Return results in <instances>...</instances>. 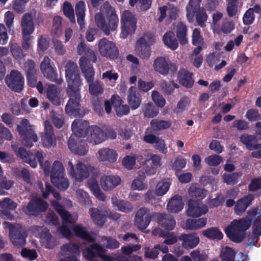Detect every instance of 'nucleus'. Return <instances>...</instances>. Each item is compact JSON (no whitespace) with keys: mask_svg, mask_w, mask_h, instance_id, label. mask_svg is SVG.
<instances>
[{"mask_svg":"<svg viewBox=\"0 0 261 261\" xmlns=\"http://www.w3.org/2000/svg\"><path fill=\"white\" fill-rule=\"evenodd\" d=\"M156 172L154 167H149L146 165H143L139 168L138 173L141 177H144L146 175H151Z\"/></svg>","mask_w":261,"mask_h":261,"instance_id":"nucleus-61","label":"nucleus"},{"mask_svg":"<svg viewBox=\"0 0 261 261\" xmlns=\"http://www.w3.org/2000/svg\"><path fill=\"white\" fill-rule=\"evenodd\" d=\"M179 240L181 242L182 246L186 249L195 248L200 241L198 236L195 232L182 234L179 237Z\"/></svg>","mask_w":261,"mask_h":261,"instance_id":"nucleus-29","label":"nucleus"},{"mask_svg":"<svg viewBox=\"0 0 261 261\" xmlns=\"http://www.w3.org/2000/svg\"><path fill=\"white\" fill-rule=\"evenodd\" d=\"M61 254L68 257L65 259H61L59 261H80L76 257V255H80V249L75 244H68L63 245L61 248Z\"/></svg>","mask_w":261,"mask_h":261,"instance_id":"nucleus-27","label":"nucleus"},{"mask_svg":"<svg viewBox=\"0 0 261 261\" xmlns=\"http://www.w3.org/2000/svg\"><path fill=\"white\" fill-rule=\"evenodd\" d=\"M49 39L45 36H41L38 40V48L39 50H46L49 47Z\"/></svg>","mask_w":261,"mask_h":261,"instance_id":"nucleus-64","label":"nucleus"},{"mask_svg":"<svg viewBox=\"0 0 261 261\" xmlns=\"http://www.w3.org/2000/svg\"><path fill=\"white\" fill-rule=\"evenodd\" d=\"M71 127L73 134L86 137L87 141L91 143L97 144L106 139V136L101 129L95 125L89 126L86 120H74Z\"/></svg>","mask_w":261,"mask_h":261,"instance_id":"nucleus-4","label":"nucleus"},{"mask_svg":"<svg viewBox=\"0 0 261 261\" xmlns=\"http://www.w3.org/2000/svg\"><path fill=\"white\" fill-rule=\"evenodd\" d=\"M81 137L75 134L71 135L68 141V146L71 151L74 153L83 155L87 153L88 149L85 142L80 139Z\"/></svg>","mask_w":261,"mask_h":261,"instance_id":"nucleus-22","label":"nucleus"},{"mask_svg":"<svg viewBox=\"0 0 261 261\" xmlns=\"http://www.w3.org/2000/svg\"><path fill=\"white\" fill-rule=\"evenodd\" d=\"M4 228L9 229V236L11 241L16 247H21L25 244V232L18 224H12L8 222H4Z\"/></svg>","mask_w":261,"mask_h":261,"instance_id":"nucleus-13","label":"nucleus"},{"mask_svg":"<svg viewBox=\"0 0 261 261\" xmlns=\"http://www.w3.org/2000/svg\"><path fill=\"white\" fill-rule=\"evenodd\" d=\"M172 183L170 178H165L159 181L155 187V193L156 196H162L169 191Z\"/></svg>","mask_w":261,"mask_h":261,"instance_id":"nucleus-35","label":"nucleus"},{"mask_svg":"<svg viewBox=\"0 0 261 261\" xmlns=\"http://www.w3.org/2000/svg\"><path fill=\"white\" fill-rule=\"evenodd\" d=\"M142 112L145 118H152L155 117L159 111L152 103H145L142 106Z\"/></svg>","mask_w":261,"mask_h":261,"instance_id":"nucleus-42","label":"nucleus"},{"mask_svg":"<svg viewBox=\"0 0 261 261\" xmlns=\"http://www.w3.org/2000/svg\"><path fill=\"white\" fill-rule=\"evenodd\" d=\"M163 40L165 44L172 50H175L178 47V42L173 32L165 33L163 37Z\"/></svg>","mask_w":261,"mask_h":261,"instance_id":"nucleus-44","label":"nucleus"},{"mask_svg":"<svg viewBox=\"0 0 261 261\" xmlns=\"http://www.w3.org/2000/svg\"><path fill=\"white\" fill-rule=\"evenodd\" d=\"M136 157L134 155H127L122 160L123 166L128 170H131L136 163Z\"/></svg>","mask_w":261,"mask_h":261,"instance_id":"nucleus-63","label":"nucleus"},{"mask_svg":"<svg viewBox=\"0 0 261 261\" xmlns=\"http://www.w3.org/2000/svg\"><path fill=\"white\" fill-rule=\"evenodd\" d=\"M178 78L180 83L188 88L192 87L194 83L192 74L185 69L180 70L178 74Z\"/></svg>","mask_w":261,"mask_h":261,"instance_id":"nucleus-41","label":"nucleus"},{"mask_svg":"<svg viewBox=\"0 0 261 261\" xmlns=\"http://www.w3.org/2000/svg\"><path fill=\"white\" fill-rule=\"evenodd\" d=\"M75 12L77 21L81 29L85 27L84 18L85 16V4L83 2H79L75 6Z\"/></svg>","mask_w":261,"mask_h":261,"instance_id":"nucleus-43","label":"nucleus"},{"mask_svg":"<svg viewBox=\"0 0 261 261\" xmlns=\"http://www.w3.org/2000/svg\"><path fill=\"white\" fill-rule=\"evenodd\" d=\"M155 217L161 226L168 230L174 229L175 221L172 216L164 214H150L145 208L139 209L136 215L135 225L141 230L145 229L149 225L152 218Z\"/></svg>","mask_w":261,"mask_h":261,"instance_id":"nucleus-3","label":"nucleus"},{"mask_svg":"<svg viewBox=\"0 0 261 261\" xmlns=\"http://www.w3.org/2000/svg\"><path fill=\"white\" fill-rule=\"evenodd\" d=\"M168 211L172 213H178L184 207V203L180 196L175 195L169 201L167 206Z\"/></svg>","mask_w":261,"mask_h":261,"instance_id":"nucleus-36","label":"nucleus"},{"mask_svg":"<svg viewBox=\"0 0 261 261\" xmlns=\"http://www.w3.org/2000/svg\"><path fill=\"white\" fill-rule=\"evenodd\" d=\"M191 103V99L187 96L181 98L178 101L174 112L176 114H180L187 111Z\"/></svg>","mask_w":261,"mask_h":261,"instance_id":"nucleus-46","label":"nucleus"},{"mask_svg":"<svg viewBox=\"0 0 261 261\" xmlns=\"http://www.w3.org/2000/svg\"><path fill=\"white\" fill-rule=\"evenodd\" d=\"M156 42L155 36L151 34H145L139 38L136 43L135 52L136 55L143 59H148L151 54L150 46Z\"/></svg>","mask_w":261,"mask_h":261,"instance_id":"nucleus-8","label":"nucleus"},{"mask_svg":"<svg viewBox=\"0 0 261 261\" xmlns=\"http://www.w3.org/2000/svg\"><path fill=\"white\" fill-rule=\"evenodd\" d=\"M46 97L54 105L63 104L65 99L64 90L55 85H49L46 89Z\"/></svg>","mask_w":261,"mask_h":261,"instance_id":"nucleus-17","label":"nucleus"},{"mask_svg":"<svg viewBox=\"0 0 261 261\" xmlns=\"http://www.w3.org/2000/svg\"><path fill=\"white\" fill-rule=\"evenodd\" d=\"M59 68L60 72L63 70V68H65L68 84L67 92L70 99L66 106L65 111L70 115L83 116L85 113L82 111L80 104L82 81L77 65L71 61H65Z\"/></svg>","mask_w":261,"mask_h":261,"instance_id":"nucleus-1","label":"nucleus"},{"mask_svg":"<svg viewBox=\"0 0 261 261\" xmlns=\"http://www.w3.org/2000/svg\"><path fill=\"white\" fill-rule=\"evenodd\" d=\"M98 49L100 55L103 57H113L117 54L115 44L106 38L102 39L99 41Z\"/></svg>","mask_w":261,"mask_h":261,"instance_id":"nucleus-28","label":"nucleus"},{"mask_svg":"<svg viewBox=\"0 0 261 261\" xmlns=\"http://www.w3.org/2000/svg\"><path fill=\"white\" fill-rule=\"evenodd\" d=\"M106 250L98 244L94 243L91 245L90 247H87L83 251L84 256L88 260H91L97 254L103 261H115L116 258L113 257L103 253Z\"/></svg>","mask_w":261,"mask_h":261,"instance_id":"nucleus-16","label":"nucleus"},{"mask_svg":"<svg viewBox=\"0 0 261 261\" xmlns=\"http://www.w3.org/2000/svg\"><path fill=\"white\" fill-rule=\"evenodd\" d=\"M10 50L12 56L16 60L20 61L24 57L22 50L17 43L14 42L10 43Z\"/></svg>","mask_w":261,"mask_h":261,"instance_id":"nucleus-56","label":"nucleus"},{"mask_svg":"<svg viewBox=\"0 0 261 261\" xmlns=\"http://www.w3.org/2000/svg\"><path fill=\"white\" fill-rule=\"evenodd\" d=\"M17 130L20 135L22 143L28 147H31L33 143L38 140L36 134L34 133L33 126L27 119L21 120L20 124L17 126Z\"/></svg>","mask_w":261,"mask_h":261,"instance_id":"nucleus-12","label":"nucleus"},{"mask_svg":"<svg viewBox=\"0 0 261 261\" xmlns=\"http://www.w3.org/2000/svg\"><path fill=\"white\" fill-rule=\"evenodd\" d=\"M47 207V204L44 200L34 197L28 204L26 207H23L22 211L28 215H36L39 212L44 211Z\"/></svg>","mask_w":261,"mask_h":261,"instance_id":"nucleus-23","label":"nucleus"},{"mask_svg":"<svg viewBox=\"0 0 261 261\" xmlns=\"http://www.w3.org/2000/svg\"><path fill=\"white\" fill-rule=\"evenodd\" d=\"M112 103L115 109L117 116H122L127 114L129 108L126 105H123V101L118 95H113L111 98Z\"/></svg>","mask_w":261,"mask_h":261,"instance_id":"nucleus-32","label":"nucleus"},{"mask_svg":"<svg viewBox=\"0 0 261 261\" xmlns=\"http://www.w3.org/2000/svg\"><path fill=\"white\" fill-rule=\"evenodd\" d=\"M45 135L42 138V143L45 147L54 146L56 144V139L53 133V127L49 122H44Z\"/></svg>","mask_w":261,"mask_h":261,"instance_id":"nucleus-31","label":"nucleus"},{"mask_svg":"<svg viewBox=\"0 0 261 261\" xmlns=\"http://www.w3.org/2000/svg\"><path fill=\"white\" fill-rule=\"evenodd\" d=\"M253 199V196L249 195L239 199L234 205L235 213L238 215H242L251 204Z\"/></svg>","mask_w":261,"mask_h":261,"instance_id":"nucleus-33","label":"nucleus"},{"mask_svg":"<svg viewBox=\"0 0 261 261\" xmlns=\"http://www.w3.org/2000/svg\"><path fill=\"white\" fill-rule=\"evenodd\" d=\"M88 184L91 192L97 199L101 201L105 200V195L101 191L98 182L95 178H91L88 180Z\"/></svg>","mask_w":261,"mask_h":261,"instance_id":"nucleus-40","label":"nucleus"},{"mask_svg":"<svg viewBox=\"0 0 261 261\" xmlns=\"http://www.w3.org/2000/svg\"><path fill=\"white\" fill-rule=\"evenodd\" d=\"M104 15L107 16V14L105 12H102L101 9L100 12L98 13L95 15V23L97 26L102 30L106 35H109V30L108 29L107 24L105 19Z\"/></svg>","mask_w":261,"mask_h":261,"instance_id":"nucleus-47","label":"nucleus"},{"mask_svg":"<svg viewBox=\"0 0 261 261\" xmlns=\"http://www.w3.org/2000/svg\"><path fill=\"white\" fill-rule=\"evenodd\" d=\"M36 13L32 11L24 14L21 18V27L22 35H31L35 30L34 19Z\"/></svg>","mask_w":261,"mask_h":261,"instance_id":"nucleus-24","label":"nucleus"},{"mask_svg":"<svg viewBox=\"0 0 261 261\" xmlns=\"http://www.w3.org/2000/svg\"><path fill=\"white\" fill-rule=\"evenodd\" d=\"M151 97L152 100L158 107L162 108L165 105L166 102L165 99L158 91H153Z\"/></svg>","mask_w":261,"mask_h":261,"instance_id":"nucleus-60","label":"nucleus"},{"mask_svg":"<svg viewBox=\"0 0 261 261\" xmlns=\"http://www.w3.org/2000/svg\"><path fill=\"white\" fill-rule=\"evenodd\" d=\"M75 234L82 239L88 242H92L95 241L94 239L85 229L80 225H76L73 228Z\"/></svg>","mask_w":261,"mask_h":261,"instance_id":"nucleus-49","label":"nucleus"},{"mask_svg":"<svg viewBox=\"0 0 261 261\" xmlns=\"http://www.w3.org/2000/svg\"><path fill=\"white\" fill-rule=\"evenodd\" d=\"M41 72L47 79L56 83L58 84H61L63 82V79L57 77V72L56 69L52 66L47 68L46 70H42Z\"/></svg>","mask_w":261,"mask_h":261,"instance_id":"nucleus-48","label":"nucleus"},{"mask_svg":"<svg viewBox=\"0 0 261 261\" xmlns=\"http://www.w3.org/2000/svg\"><path fill=\"white\" fill-rule=\"evenodd\" d=\"M117 157V152L109 148L100 149L97 153V158L100 162H108L113 163L116 161Z\"/></svg>","mask_w":261,"mask_h":261,"instance_id":"nucleus-30","label":"nucleus"},{"mask_svg":"<svg viewBox=\"0 0 261 261\" xmlns=\"http://www.w3.org/2000/svg\"><path fill=\"white\" fill-rule=\"evenodd\" d=\"M61 17L58 16H55L53 21L51 33L57 37L59 36L61 34Z\"/></svg>","mask_w":261,"mask_h":261,"instance_id":"nucleus-57","label":"nucleus"},{"mask_svg":"<svg viewBox=\"0 0 261 261\" xmlns=\"http://www.w3.org/2000/svg\"><path fill=\"white\" fill-rule=\"evenodd\" d=\"M77 51L79 55L83 56L80 59L79 65L87 82H90L93 80L94 71L87 58L93 62H95L96 60L95 55L93 51L87 47L83 42L78 45Z\"/></svg>","mask_w":261,"mask_h":261,"instance_id":"nucleus-5","label":"nucleus"},{"mask_svg":"<svg viewBox=\"0 0 261 261\" xmlns=\"http://www.w3.org/2000/svg\"><path fill=\"white\" fill-rule=\"evenodd\" d=\"M121 182V178L115 175H103L99 180L101 188L106 191L113 190L119 185Z\"/></svg>","mask_w":261,"mask_h":261,"instance_id":"nucleus-26","label":"nucleus"},{"mask_svg":"<svg viewBox=\"0 0 261 261\" xmlns=\"http://www.w3.org/2000/svg\"><path fill=\"white\" fill-rule=\"evenodd\" d=\"M171 125V122L166 120H159L153 119L150 122L151 129L154 130H160L167 129Z\"/></svg>","mask_w":261,"mask_h":261,"instance_id":"nucleus-52","label":"nucleus"},{"mask_svg":"<svg viewBox=\"0 0 261 261\" xmlns=\"http://www.w3.org/2000/svg\"><path fill=\"white\" fill-rule=\"evenodd\" d=\"M187 16L190 22H192L196 15L197 23L201 27L205 26V22L207 20V16L205 10L200 7L198 2L195 0H190L187 6Z\"/></svg>","mask_w":261,"mask_h":261,"instance_id":"nucleus-10","label":"nucleus"},{"mask_svg":"<svg viewBox=\"0 0 261 261\" xmlns=\"http://www.w3.org/2000/svg\"><path fill=\"white\" fill-rule=\"evenodd\" d=\"M64 168L59 162L54 163L50 173L52 184L61 190H65L69 187V182L64 177Z\"/></svg>","mask_w":261,"mask_h":261,"instance_id":"nucleus-11","label":"nucleus"},{"mask_svg":"<svg viewBox=\"0 0 261 261\" xmlns=\"http://www.w3.org/2000/svg\"><path fill=\"white\" fill-rule=\"evenodd\" d=\"M17 155L32 168H36L37 163L39 162L40 166L43 169L45 174L46 175L49 174L50 163L47 160L43 162V155L41 152L37 151L35 154H33L31 152L27 151L24 148L20 147L18 149Z\"/></svg>","mask_w":261,"mask_h":261,"instance_id":"nucleus-6","label":"nucleus"},{"mask_svg":"<svg viewBox=\"0 0 261 261\" xmlns=\"http://www.w3.org/2000/svg\"><path fill=\"white\" fill-rule=\"evenodd\" d=\"M137 20L134 15L129 11H124L121 16V33L122 38H125L128 35L133 34L136 29Z\"/></svg>","mask_w":261,"mask_h":261,"instance_id":"nucleus-14","label":"nucleus"},{"mask_svg":"<svg viewBox=\"0 0 261 261\" xmlns=\"http://www.w3.org/2000/svg\"><path fill=\"white\" fill-rule=\"evenodd\" d=\"M101 11L107 14L108 22L107 24L109 34L110 31L116 30L119 22V18L114 9L109 3H105L101 7Z\"/></svg>","mask_w":261,"mask_h":261,"instance_id":"nucleus-21","label":"nucleus"},{"mask_svg":"<svg viewBox=\"0 0 261 261\" xmlns=\"http://www.w3.org/2000/svg\"><path fill=\"white\" fill-rule=\"evenodd\" d=\"M242 176L241 172H234L233 173H224L223 176V181L227 185H234L236 184Z\"/></svg>","mask_w":261,"mask_h":261,"instance_id":"nucleus-53","label":"nucleus"},{"mask_svg":"<svg viewBox=\"0 0 261 261\" xmlns=\"http://www.w3.org/2000/svg\"><path fill=\"white\" fill-rule=\"evenodd\" d=\"M253 220V234L257 238L261 236V213H257L256 208L250 210L246 218L233 220L225 228V232L231 241L240 242L243 240L245 232L249 228Z\"/></svg>","mask_w":261,"mask_h":261,"instance_id":"nucleus-2","label":"nucleus"},{"mask_svg":"<svg viewBox=\"0 0 261 261\" xmlns=\"http://www.w3.org/2000/svg\"><path fill=\"white\" fill-rule=\"evenodd\" d=\"M189 194L192 197L203 199L206 196L204 189L199 188L196 184L192 185L189 189Z\"/></svg>","mask_w":261,"mask_h":261,"instance_id":"nucleus-51","label":"nucleus"},{"mask_svg":"<svg viewBox=\"0 0 261 261\" xmlns=\"http://www.w3.org/2000/svg\"><path fill=\"white\" fill-rule=\"evenodd\" d=\"M202 234L205 237L211 239H221L223 237L222 233L215 227L210 228L203 230Z\"/></svg>","mask_w":261,"mask_h":261,"instance_id":"nucleus-54","label":"nucleus"},{"mask_svg":"<svg viewBox=\"0 0 261 261\" xmlns=\"http://www.w3.org/2000/svg\"><path fill=\"white\" fill-rule=\"evenodd\" d=\"M100 242L108 248L116 249L119 247V243L115 239L108 237H102Z\"/></svg>","mask_w":261,"mask_h":261,"instance_id":"nucleus-59","label":"nucleus"},{"mask_svg":"<svg viewBox=\"0 0 261 261\" xmlns=\"http://www.w3.org/2000/svg\"><path fill=\"white\" fill-rule=\"evenodd\" d=\"M127 100L129 106L134 109H137L140 105L141 99L140 95L137 93L135 87H130L129 89Z\"/></svg>","mask_w":261,"mask_h":261,"instance_id":"nucleus-34","label":"nucleus"},{"mask_svg":"<svg viewBox=\"0 0 261 261\" xmlns=\"http://www.w3.org/2000/svg\"><path fill=\"white\" fill-rule=\"evenodd\" d=\"M240 141L249 150H258L261 149V144L256 143L255 137L252 135L244 134L240 137Z\"/></svg>","mask_w":261,"mask_h":261,"instance_id":"nucleus-37","label":"nucleus"},{"mask_svg":"<svg viewBox=\"0 0 261 261\" xmlns=\"http://www.w3.org/2000/svg\"><path fill=\"white\" fill-rule=\"evenodd\" d=\"M34 234L40 239L41 245L46 248H53L56 243L55 239L49 233L48 229L40 226H35L32 230Z\"/></svg>","mask_w":261,"mask_h":261,"instance_id":"nucleus-19","label":"nucleus"},{"mask_svg":"<svg viewBox=\"0 0 261 261\" xmlns=\"http://www.w3.org/2000/svg\"><path fill=\"white\" fill-rule=\"evenodd\" d=\"M7 85L12 90L20 92L24 85V78L17 70H12L6 78Z\"/></svg>","mask_w":261,"mask_h":261,"instance_id":"nucleus-18","label":"nucleus"},{"mask_svg":"<svg viewBox=\"0 0 261 261\" xmlns=\"http://www.w3.org/2000/svg\"><path fill=\"white\" fill-rule=\"evenodd\" d=\"M208 212L207 206L201 202L192 200L189 201L187 215L192 217H199Z\"/></svg>","mask_w":261,"mask_h":261,"instance_id":"nucleus-25","label":"nucleus"},{"mask_svg":"<svg viewBox=\"0 0 261 261\" xmlns=\"http://www.w3.org/2000/svg\"><path fill=\"white\" fill-rule=\"evenodd\" d=\"M152 67L155 71L163 75L175 73L177 70L176 65L164 57L156 58L153 61Z\"/></svg>","mask_w":261,"mask_h":261,"instance_id":"nucleus-15","label":"nucleus"},{"mask_svg":"<svg viewBox=\"0 0 261 261\" xmlns=\"http://www.w3.org/2000/svg\"><path fill=\"white\" fill-rule=\"evenodd\" d=\"M207 223V219L202 218L198 219H188L185 224L186 229L195 230L205 226Z\"/></svg>","mask_w":261,"mask_h":261,"instance_id":"nucleus-38","label":"nucleus"},{"mask_svg":"<svg viewBox=\"0 0 261 261\" xmlns=\"http://www.w3.org/2000/svg\"><path fill=\"white\" fill-rule=\"evenodd\" d=\"M112 202L114 206H116L118 210L122 212H128L132 209V206L130 203L118 200L115 197L112 198Z\"/></svg>","mask_w":261,"mask_h":261,"instance_id":"nucleus-50","label":"nucleus"},{"mask_svg":"<svg viewBox=\"0 0 261 261\" xmlns=\"http://www.w3.org/2000/svg\"><path fill=\"white\" fill-rule=\"evenodd\" d=\"M23 67L27 73L28 80L30 86L32 87H35L36 81L34 77L36 72L34 62L32 60H29L25 63Z\"/></svg>","mask_w":261,"mask_h":261,"instance_id":"nucleus-39","label":"nucleus"},{"mask_svg":"<svg viewBox=\"0 0 261 261\" xmlns=\"http://www.w3.org/2000/svg\"><path fill=\"white\" fill-rule=\"evenodd\" d=\"M176 35L181 44H184L188 42L187 28L182 22H179L177 24Z\"/></svg>","mask_w":261,"mask_h":261,"instance_id":"nucleus-45","label":"nucleus"},{"mask_svg":"<svg viewBox=\"0 0 261 261\" xmlns=\"http://www.w3.org/2000/svg\"><path fill=\"white\" fill-rule=\"evenodd\" d=\"M235 253L232 248L228 246L223 247L221 251V257L226 261H232Z\"/></svg>","mask_w":261,"mask_h":261,"instance_id":"nucleus-55","label":"nucleus"},{"mask_svg":"<svg viewBox=\"0 0 261 261\" xmlns=\"http://www.w3.org/2000/svg\"><path fill=\"white\" fill-rule=\"evenodd\" d=\"M89 214L94 223L100 226L104 224L106 216L113 220H117L120 217L119 214L117 213H108V212L100 211L96 208H90Z\"/></svg>","mask_w":261,"mask_h":261,"instance_id":"nucleus-20","label":"nucleus"},{"mask_svg":"<svg viewBox=\"0 0 261 261\" xmlns=\"http://www.w3.org/2000/svg\"><path fill=\"white\" fill-rule=\"evenodd\" d=\"M52 205L58 212L63 220V225L59 229V231L63 237L68 239L71 238L72 237V233L69 229V224L76 221L77 220V215L76 214L71 215L69 214L57 201H53L52 202Z\"/></svg>","mask_w":261,"mask_h":261,"instance_id":"nucleus-7","label":"nucleus"},{"mask_svg":"<svg viewBox=\"0 0 261 261\" xmlns=\"http://www.w3.org/2000/svg\"><path fill=\"white\" fill-rule=\"evenodd\" d=\"M93 79L94 78L92 81L88 82L89 83V91L92 95H98L103 92V88L99 82L96 81L93 83Z\"/></svg>","mask_w":261,"mask_h":261,"instance_id":"nucleus-58","label":"nucleus"},{"mask_svg":"<svg viewBox=\"0 0 261 261\" xmlns=\"http://www.w3.org/2000/svg\"><path fill=\"white\" fill-rule=\"evenodd\" d=\"M69 172L73 178L78 182H81L93 172L94 168L88 164L79 162L75 168L72 160L68 163Z\"/></svg>","mask_w":261,"mask_h":261,"instance_id":"nucleus-9","label":"nucleus"},{"mask_svg":"<svg viewBox=\"0 0 261 261\" xmlns=\"http://www.w3.org/2000/svg\"><path fill=\"white\" fill-rule=\"evenodd\" d=\"M63 12L65 15L68 17L71 22H75L73 9L70 3L68 2L64 3L63 5Z\"/></svg>","mask_w":261,"mask_h":261,"instance_id":"nucleus-62","label":"nucleus"}]
</instances>
